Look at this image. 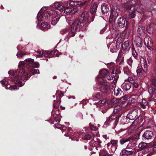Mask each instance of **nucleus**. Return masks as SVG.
Returning <instances> with one entry per match:
<instances>
[{
	"instance_id": "nucleus-25",
	"label": "nucleus",
	"mask_w": 156,
	"mask_h": 156,
	"mask_svg": "<svg viewBox=\"0 0 156 156\" xmlns=\"http://www.w3.org/2000/svg\"><path fill=\"white\" fill-rule=\"evenodd\" d=\"M97 7L98 5L97 3H93L90 7V13L92 14H95L97 11Z\"/></svg>"
},
{
	"instance_id": "nucleus-21",
	"label": "nucleus",
	"mask_w": 156,
	"mask_h": 156,
	"mask_svg": "<svg viewBox=\"0 0 156 156\" xmlns=\"http://www.w3.org/2000/svg\"><path fill=\"white\" fill-rule=\"evenodd\" d=\"M116 140H112L111 141V144L108 143L107 144V146L108 148L110 147L112 150H115L117 148L116 144L117 143Z\"/></svg>"
},
{
	"instance_id": "nucleus-18",
	"label": "nucleus",
	"mask_w": 156,
	"mask_h": 156,
	"mask_svg": "<svg viewBox=\"0 0 156 156\" xmlns=\"http://www.w3.org/2000/svg\"><path fill=\"white\" fill-rule=\"evenodd\" d=\"M108 119L109 120L110 122H114L115 125H116L119 120V117H117L115 115H112L110 116Z\"/></svg>"
},
{
	"instance_id": "nucleus-2",
	"label": "nucleus",
	"mask_w": 156,
	"mask_h": 156,
	"mask_svg": "<svg viewBox=\"0 0 156 156\" xmlns=\"http://www.w3.org/2000/svg\"><path fill=\"white\" fill-rule=\"evenodd\" d=\"M60 17L58 12L54 9L49 8L44 10L41 9L38 13L37 20L39 21H41L44 20L52 18L51 23L52 25H55L59 21Z\"/></svg>"
},
{
	"instance_id": "nucleus-47",
	"label": "nucleus",
	"mask_w": 156,
	"mask_h": 156,
	"mask_svg": "<svg viewBox=\"0 0 156 156\" xmlns=\"http://www.w3.org/2000/svg\"><path fill=\"white\" fill-rule=\"evenodd\" d=\"M91 138V135L89 134H86L84 137H83V139L86 140H90Z\"/></svg>"
},
{
	"instance_id": "nucleus-63",
	"label": "nucleus",
	"mask_w": 156,
	"mask_h": 156,
	"mask_svg": "<svg viewBox=\"0 0 156 156\" xmlns=\"http://www.w3.org/2000/svg\"><path fill=\"white\" fill-rule=\"evenodd\" d=\"M93 135L95 136L98 137V136L99 134L98 132L96 131H94L92 133Z\"/></svg>"
},
{
	"instance_id": "nucleus-61",
	"label": "nucleus",
	"mask_w": 156,
	"mask_h": 156,
	"mask_svg": "<svg viewBox=\"0 0 156 156\" xmlns=\"http://www.w3.org/2000/svg\"><path fill=\"white\" fill-rule=\"evenodd\" d=\"M106 27H105L104 28L101 30L100 32V34H103L106 31Z\"/></svg>"
},
{
	"instance_id": "nucleus-30",
	"label": "nucleus",
	"mask_w": 156,
	"mask_h": 156,
	"mask_svg": "<svg viewBox=\"0 0 156 156\" xmlns=\"http://www.w3.org/2000/svg\"><path fill=\"white\" fill-rule=\"evenodd\" d=\"M143 61L144 62L141 64V68L142 69L143 71L145 72L146 73L147 72V66L146 62V60L143 58Z\"/></svg>"
},
{
	"instance_id": "nucleus-36",
	"label": "nucleus",
	"mask_w": 156,
	"mask_h": 156,
	"mask_svg": "<svg viewBox=\"0 0 156 156\" xmlns=\"http://www.w3.org/2000/svg\"><path fill=\"white\" fill-rule=\"evenodd\" d=\"M66 4L68 6V4L69 6H72L75 5H78V2L71 1L70 0H69L66 2Z\"/></svg>"
},
{
	"instance_id": "nucleus-42",
	"label": "nucleus",
	"mask_w": 156,
	"mask_h": 156,
	"mask_svg": "<svg viewBox=\"0 0 156 156\" xmlns=\"http://www.w3.org/2000/svg\"><path fill=\"white\" fill-rule=\"evenodd\" d=\"M102 98V94L100 93H98L94 95V98L97 100H99Z\"/></svg>"
},
{
	"instance_id": "nucleus-62",
	"label": "nucleus",
	"mask_w": 156,
	"mask_h": 156,
	"mask_svg": "<svg viewBox=\"0 0 156 156\" xmlns=\"http://www.w3.org/2000/svg\"><path fill=\"white\" fill-rule=\"evenodd\" d=\"M153 147H154L153 148V151L156 152V141L153 143Z\"/></svg>"
},
{
	"instance_id": "nucleus-17",
	"label": "nucleus",
	"mask_w": 156,
	"mask_h": 156,
	"mask_svg": "<svg viewBox=\"0 0 156 156\" xmlns=\"http://www.w3.org/2000/svg\"><path fill=\"white\" fill-rule=\"evenodd\" d=\"M120 46L119 42L117 41L115 44L114 43L110 47V51L112 52H115L117 50H118Z\"/></svg>"
},
{
	"instance_id": "nucleus-39",
	"label": "nucleus",
	"mask_w": 156,
	"mask_h": 156,
	"mask_svg": "<svg viewBox=\"0 0 156 156\" xmlns=\"http://www.w3.org/2000/svg\"><path fill=\"white\" fill-rule=\"evenodd\" d=\"M142 69L140 66L137 67L136 72L138 76H140L142 75Z\"/></svg>"
},
{
	"instance_id": "nucleus-20",
	"label": "nucleus",
	"mask_w": 156,
	"mask_h": 156,
	"mask_svg": "<svg viewBox=\"0 0 156 156\" xmlns=\"http://www.w3.org/2000/svg\"><path fill=\"white\" fill-rule=\"evenodd\" d=\"M127 9H129V17L130 18H134L135 16V10L134 7L133 6L130 7L129 6H128V7H127Z\"/></svg>"
},
{
	"instance_id": "nucleus-53",
	"label": "nucleus",
	"mask_w": 156,
	"mask_h": 156,
	"mask_svg": "<svg viewBox=\"0 0 156 156\" xmlns=\"http://www.w3.org/2000/svg\"><path fill=\"white\" fill-rule=\"evenodd\" d=\"M133 62V61L131 58H129L128 60L127 63L130 67L132 66Z\"/></svg>"
},
{
	"instance_id": "nucleus-7",
	"label": "nucleus",
	"mask_w": 156,
	"mask_h": 156,
	"mask_svg": "<svg viewBox=\"0 0 156 156\" xmlns=\"http://www.w3.org/2000/svg\"><path fill=\"white\" fill-rule=\"evenodd\" d=\"M138 117V111L136 109H135L130 111L129 112L126 118V120L128 119L132 120L135 119V121H136Z\"/></svg>"
},
{
	"instance_id": "nucleus-34",
	"label": "nucleus",
	"mask_w": 156,
	"mask_h": 156,
	"mask_svg": "<svg viewBox=\"0 0 156 156\" xmlns=\"http://www.w3.org/2000/svg\"><path fill=\"white\" fill-rule=\"evenodd\" d=\"M112 74H118L120 73L119 69H117L115 67H113V66H112Z\"/></svg>"
},
{
	"instance_id": "nucleus-29",
	"label": "nucleus",
	"mask_w": 156,
	"mask_h": 156,
	"mask_svg": "<svg viewBox=\"0 0 156 156\" xmlns=\"http://www.w3.org/2000/svg\"><path fill=\"white\" fill-rule=\"evenodd\" d=\"M144 44L147 45H153L152 42L151 41V39L148 37H145L144 39Z\"/></svg>"
},
{
	"instance_id": "nucleus-15",
	"label": "nucleus",
	"mask_w": 156,
	"mask_h": 156,
	"mask_svg": "<svg viewBox=\"0 0 156 156\" xmlns=\"http://www.w3.org/2000/svg\"><path fill=\"white\" fill-rule=\"evenodd\" d=\"M134 150H130L128 148L126 149H123L120 153L121 156H127L129 155L132 154L134 153Z\"/></svg>"
},
{
	"instance_id": "nucleus-45",
	"label": "nucleus",
	"mask_w": 156,
	"mask_h": 156,
	"mask_svg": "<svg viewBox=\"0 0 156 156\" xmlns=\"http://www.w3.org/2000/svg\"><path fill=\"white\" fill-rule=\"evenodd\" d=\"M70 31V30H69V29L68 28H65L64 29H63L62 31V34H67L68 33V35H67V37L68 38H69L70 37H69L68 35V34L69 32Z\"/></svg>"
},
{
	"instance_id": "nucleus-46",
	"label": "nucleus",
	"mask_w": 156,
	"mask_h": 156,
	"mask_svg": "<svg viewBox=\"0 0 156 156\" xmlns=\"http://www.w3.org/2000/svg\"><path fill=\"white\" fill-rule=\"evenodd\" d=\"M107 100L105 99H104L100 101L98 103V105H100V106H102L106 103Z\"/></svg>"
},
{
	"instance_id": "nucleus-32",
	"label": "nucleus",
	"mask_w": 156,
	"mask_h": 156,
	"mask_svg": "<svg viewBox=\"0 0 156 156\" xmlns=\"http://www.w3.org/2000/svg\"><path fill=\"white\" fill-rule=\"evenodd\" d=\"M122 91L121 89L118 87H115L114 89V94L116 96L120 95Z\"/></svg>"
},
{
	"instance_id": "nucleus-52",
	"label": "nucleus",
	"mask_w": 156,
	"mask_h": 156,
	"mask_svg": "<svg viewBox=\"0 0 156 156\" xmlns=\"http://www.w3.org/2000/svg\"><path fill=\"white\" fill-rule=\"evenodd\" d=\"M55 127L58 128L60 129L61 128H62L63 129V128L64 127V126L60 124H57L55 125Z\"/></svg>"
},
{
	"instance_id": "nucleus-55",
	"label": "nucleus",
	"mask_w": 156,
	"mask_h": 156,
	"mask_svg": "<svg viewBox=\"0 0 156 156\" xmlns=\"http://www.w3.org/2000/svg\"><path fill=\"white\" fill-rule=\"evenodd\" d=\"M109 74V73H108V74L107 76H106L105 77L108 80H112L113 79V77L112 76H110Z\"/></svg>"
},
{
	"instance_id": "nucleus-31",
	"label": "nucleus",
	"mask_w": 156,
	"mask_h": 156,
	"mask_svg": "<svg viewBox=\"0 0 156 156\" xmlns=\"http://www.w3.org/2000/svg\"><path fill=\"white\" fill-rule=\"evenodd\" d=\"M153 24H151L146 29L147 32L149 34H152L153 33L154 30V26Z\"/></svg>"
},
{
	"instance_id": "nucleus-51",
	"label": "nucleus",
	"mask_w": 156,
	"mask_h": 156,
	"mask_svg": "<svg viewBox=\"0 0 156 156\" xmlns=\"http://www.w3.org/2000/svg\"><path fill=\"white\" fill-rule=\"evenodd\" d=\"M36 55L40 57L43 56V51H38L37 52Z\"/></svg>"
},
{
	"instance_id": "nucleus-38",
	"label": "nucleus",
	"mask_w": 156,
	"mask_h": 156,
	"mask_svg": "<svg viewBox=\"0 0 156 156\" xmlns=\"http://www.w3.org/2000/svg\"><path fill=\"white\" fill-rule=\"evenodd\" d=\"M148 102L144 100H142V102L140 103L141 107L143 108H145L146 107L147 105Z\"/></svg>"
},
{
	"instance_id": "nucleus-43",
	"label": "nucleus",
	"mask_w": 156,
	"mask_h": 156,
	"mask_svg": "<svg viewBox=\"0 0 156 156\" xmlns=\"http://www.w3.org/2000/svg\"><path fill=\"white\" fill-rule=\"evenodd\" d=\"M39 64L38 62H34V60L32 66V68H38L39 67Z\"/></svg>"
},
{
	"instance_id": "nucleus-64",
	"label": "nucleus",
	"mask_w": 156,
	"mask_h": 156,
	"mask_svg": "<svg viewBox=\"0 0 156 156\" xmlns=\"http://www.w3.org/2000/svg\"><path fill=\"white\" fill-rule=\"evenodd\" d=\"M152 84L155 86H156V79H154L152 80Z\"/></svg>"
},
{
	"instance_id": "nucleus-8",
	"label": "nucleus",
	"mask_w": 156,
	"mask_h": 156,
	"mask_svg": "<svg viewBox=\"0 0 156 156\" xmlns=\"http://www.w3.org/2000/svg\"><path fill=\"white\" fill-rule=\"evenodd\" d=\"M89 13L87 12L84 11L81 14L79 18L80 23L84 24L86 27L87 25L86 23L88 21Z\"/></svg>"
},
{
	"instance_id": "nucleus-28",
	"label": "nucleus",
	"mask_w": 156,
	"mask_h": 156,
	"mask_svg": "<svg viewBox=\"0 0 156 156\" xmlns=\"http://www.w3.org/2000/svg\"><path fill=\"white\" fill-rule=\"evenodd\" d=\"M119 102V100L116 98H112L108 100L107 101V103L108 104L113 105Z\"/></svg>"
},
{
	"instance_id": "nucleus-44",
	"label": "nucleus",
	"mask_w": 156,
	"mask_h": 156,
	"mask_svg": "<svg viewBox=\"0 0 156 156\" xmlns=\"http://www.w3.org/2000/svg\"><path fill=\"white\" fill-rule=\"evenodd\" d=\"M60 102V101H54L53 104L54 108H57L58 107H59Z\"/></svg>"
},
{
	"instance_id": "nucleus-23",
	"label": "nucleus",
	"mask_w": 156,
	"mask_h": 156,
	"mask_svg": "<svg viewBox=\"0 0 156 156\" xmlns=\"http://www.w3.org/2000/svg\"><path fill=\"white\" fill-rule=\"evenodd\" d=\"M122 47L124 51H128L130 48V46L129 44V41H125L122 44Z\"/></svg>"
},
{
	"instance_id": "nucleus-50",
	"label": "nucleus",
	"mask_w": 156,
	"mask_h": 156,
	"mask_svg": "<svg viewBox=\"0 0 156 156\" xmlns=\"http://www.w3.org/2000/svg\"><path fill=\"white\" fill-rule=\"evenodd\" d=\"M87 0H86L84 2H78V5L80 6H83L85 4Z\"/></svg>"
},
{
	"instance_id": "nucleus-11",
	"label": "nucleus",
	"mask_w": 156,
	"mask_h": 156,
	"mask_svg": "<svg viewBox=\"0 0 156 156\" xmlns=\"http://www.w3.org/2000/svg\"><path fill=\"white\" fill-rule=\"evenodd\" d=\"M65 128H66L67 130H69L70 131L68 132L67 134H65L64 136H69L70 138H71L73 140H75L74 138H76L77 137L79 136V135L77 133H72V130H71V128L69 127H66Z\"/></svg>"
},
{
	"instance_id": "nucleus-19",
	"label": "nucleus",
	"mask_w": 156,
	"mask_h": 156,
	"mask_svg": "<svg viewBox=\"0 0 156 156\" xmlns=\"http://www.w3.org/2000/svg\"><path fill=\"white\" fill-rule=\"evenodd\" d=\"M153 135V133L152 131L147 130L144 133L142 136L146 139L149 140L151 138Z\"/></svg>"
},
{
	"instance_id": "nucleus-6",
	"label": "nucleus",
	"mask_w": 156,
	"mask_h": 156,
	"mask_svg": "<svg viewBox=\"0 0 156 156\" xmlns=\"http://www.w3.org/2000/svg\"><path fill=\"white\" fill-rule=\"evenodd\" d=\"M10 82L11 81L9 80H7V79H4L1 81V83L3 86L6 89H9L11 90H15L19 89V88L15 85L10 86L8 87V86L10 84Z\"/></svg>"
},
{
	"instance_id": "nucleus-41",
	"label": "nucleus",
	"mask_w": 156,
	"mask_h": 156,
	"mask_svg": "<svg viewBox=\"0 0 156 156\" xmlns=\"http://www.w3.org/2000/svg\"><path fill=\"white\" fill-rule=\"evenodd\" d=\"M99 156H112L105 151H101L99 153Z\"/></svg>"
},
{
	"instance_id": "nucleus-49",
	"label": "nucleus",
	"mask_w": 156,
	"mask_h": 156,
	"mask_svg": "<svg viewBox=\"0 0 156 156\" xmlns=\"http://www.w3.org/2000/svg\"><path fill=\"white\" fill-rule=\"evenodd\" d=\"M124 72L125 74L127 75H129L131 73L130 71L126 68H124Z\"/></svg>"
},
{
	"instance_id": "nucleus-5",
	"label": "nucleus",
	"mask_w": 156,
	"mask_h": 156,
	"mask_svg": "<svg viewBox=\"0 0 156 156\" xmlns=\"http://www.w3.org/2000/svg\"><path fill=\"white\" fill-rule=\"evenodd\" d=\"M77 10V9L76 8H73L72 9L69 7H66L64 13L66 15H65L66 21L69 24H70L71 23V21H73L74 19L72 14L75 13Z\"/></svg>"
},
{
	"instance_id": "nucleus-3",
	"label": "nucleus",
	"mask_w": 156,
	"mask_h": 156,
	"mask_svg": "<svg viewBox=\"0 0 156 156\" xmlns=\"http://www.w3.org/2000/svg\"><path fill=\"white\" fill-rule=\"evenodd\" d=\"M85 27H86L84 26V24L82 23L80 24L79 20H76L72 23L70 31L68 34L69 37H71L74 36L77 30H82L85 29Z\"/></svg>"
},
{
	"instance_id": "nucleus-22",
	"label": "nucleus",
	"mask_w": 156,
	"mask_h": 156,
	"mask_svg": "<svg viewBox=\"0 0 156 156\" xmlns=\"http://www.w3.org/2000/svg\"><path fill=\"white\" fill-rule=\"evenodd\" d=\"M101 8L102 13L104 14H107L109 11L108 6L106 4H102Z\"/></svg>"
},
{
	"instance_id": "nucleus-26",
	"label": "nucleus",
	"mask_w": 156,
	"mask_h": 156,
	"mask_svg": "<svg viewBox=\"0 0 156 156\" xmlns=\"http://www.w3.org/2000/svg\"><path fill=\"white\" fill-rule=\"evenodd\" d=\"M117 23L120 27H123L124 26L125 23V20L123 17H121L119 18L118 20Z\"/></svg>"
},
{
	"instance_id": "nucleus-13",
	"label": "nucleus",
	"mask_w": 156,
	"mask_h": 156,
	"mask_svg": "<svg viewBox=\"0 0 156 156\" xmlns=\"http://www.w3.org/2000/svg\"><path fill=\"white\" fill-rule=\"evenodd\" d=\"M37 27L40 28L43 31H45L50 29V25L46 22H42L40 25H39L38 23L37 25Z\"/></svg>"
},
{
	"instance_id": "nucleus-56",
	"label": "nucleus",
	"mask_w": 156,
	"mask_h": 156,
	"mask_svg": "<svg viewBox=\"0 0 156 156\" xmlns=\"http://www.w3.org/2000/svg\"><path fill=\"white\" fill-rule=\"evenodd\" d=\"M132 54L134 57H136V56L137 54L135 50L133 49L132 47Z\"/></svg>"
},
{
	"instance_id": "nucleus-27",
	"label": "nucleus",
	"mask_w": 156,
	"mask_h": 156,
	"mask_svg": "<svg viewBox=\"0 0 156 156\" xmlns=\"http://www.w3.org/2000/svg\"><path fill=\"white\" fill-rule=\"evenodd\" d=\"M34 68H30L27 70V72L28 73L29 75L31 74L32 75H34L36 74H39L40 72L39 70L35 69H34Z\"/></svg>"
},
{
	"instance_id": "nucleus-1",
	"label": "nucleus",
	"mask_w": 156,
	"mask_h": 156,
	"mask_svg": "<svg viewBox=\"0 0 156 156\" xmlns=\"http://www.w3.org/2000/svg\"><path fill=\"white\" fill-rule=\"evenodd\" d=\"M33 62V59L31 58L26 59L24 61L19 62L18 69L17 70H11L8 72L9 75L12 76V81L19 87L23 86L24 82L30 77V75L25 69L27 68L28 69L32 68Z\"/></svg>"
},
{
	"instance_id": "nucleus-4",
	"label": "nucleus",
	"mask_w": 156,
	"mask_h": 156,
	"mask_svg": "<svg viewBox=\"0 0 156 156\" xmlns=\"http://www.w3.org/2000/svg\"><path fill=\"white\" fill-rule=\"evenodd\" d=\"M105 78L98 76L97 78V82L99 84L100 90L104 93H107L109 92V88L107 84V81L105 80Z\"/></svg>"
},
{
	"instance_id": "nucleus-10",
	"label": "nucleus",
	"mask_w": 156,
	"mask_h": 156,
	"mask_svg": "<svg viewBox=\"0 0 156 156\" xmlns=\"http://www.w3.org/2000/svg\"><path fill=\"white\" fill-rule=\"evenodd\" d=\"M61 53L58 52V51H43V56H44L49 58L53 57L54 55H55L56 56H58Z\"/></svg>"
},
{
	"instance_id": "nucleus-48",
	"label": "nucleus",
	"mask_w": 156,
	"mask_h": 156,
	"mask_svg": "<svg viewBox=\"0 0 156 156\" xmlns=\"http://www.w3.org/2000/svg\"><path fill=\"white\" fill-rule=\"evenodd\" d=\"M149 92L150 93H151L152 94H156V90L154 89L153 90L152 89L151 87H149L148 88Z\"/></svg>"
},
{
	"instance_id": "nucleus-37",
	"label": "nucleus",
	"mask_w": 156,
	"mask_h": 156,
	"mask_svg": "<svg viewBox=\"0 0 156 156\" xmlns=\"http://www.w3.org/2000/svg\"><path fill=\"white\" fill-rule=\"evenodd\" d=\"M137 31L140 35L143 34L145 32L144 28L143 27H138Z\"/></svg>"
},
{
	"instance_id": "nucleus-12",
	"label": "nucleus",
	"mask_w": 156,
	"mask_h": 156,
	"mask_svg": "<svg viewBox=\"0 0 156 156\" xmlns=\"http://www.w3.org/2000/svg\"><path fill=\"white\" fill-rule=\"evenodd\" d=\"M101 143V141L98 139L95 138L93 139V140L90 142V145H91V144H94V145H92V147H94V148H95L98 150V148H99V147L101 146L100 144Z\"/></svg>"
},
{
	"instance_id": "nucleus-60",
	"label": "nucleus",
	"mask_w": 156,
	"mask_h": 156,
	"mask_svg": "<svg viewBox=\"0 0 156 156\" xmlns=\"http://www.w3.org/2000/svg\"><path fill=\"white\" fill-rule=\"evenodd\" d=\"M24 54H25L23 53L19 52L17 53L16 55L18 57H22V56Z\"/></svg>"
},
{
	"instance_id": "nucleus-33",
	"label": "nucleus",
	"mask_w": 156,
	"mask_h": 156,
	"mask_svg": "<svg viewBox=\"0 0 156 156\" xmlns=\"http://www.w3.org/2000/svg\"><path fill=\"white\" fill-rule=\"evenodd\" d=\"M99 74L100 75H101L102 76H105V77L108 74V72L107 70L104 69L101 70L99 71Z\"/></svg>"
},
{
	"instance_id": "nucleus-40",
	"label": "nucleus",
	"mask_w": 156,
	"mask_h": 156,
	"mask_svg": "<svg viewBox=\"0 0 156 156\" xmlns=\"http://www.w3.org/2000/svg\"><path fill=\"white\" fill-rule=\"evenodd\" d=\"M147 143L142 142L139 144L138 147L139 148L142 149L146 147L147 146Z\"/></svg>"
},
{
	"instance_id": "nucleus-14",
	"label": "nucleus",
	"mask_w": 156,
	"mask_h": 156,
	"mask_svg": "<svg viewBox=\"0 0 156 156\" xmlns=\"http://www.w3.org/2000/svg\"><path fill=\"white\" fill-rule=\"evenodd\" d=\"M54 5L56 8L63 13V15H66L64 13V11L66 9V7H65L61 3L59 2H56L54 4Z\"/></svg>"
},
{
	"instance_id": "nucleus-54",
	"label": "nucleus",
	"mask_w": 156,
	"mask_h": 156,
	"mask_svg": "<svg viewBox=\"0 0 156 156\" xmlns=\"http://www.w3.org/2000/svg\"><path fill=\"white\" fill-rule=\"evenodd\" d=\"M128 141V140L126 139H122L120 140V142L121 144H123L124 143L126 142L127 141Z\"/></svg>"
},
{
	"instance_id": "nucleus-59",
	"label": "nucleus",
	"mask_w": 156,
	"mask_h": 156,
	"mask_svg": "<svg viewBox=\"0 0 156 156\" xmlns=\"http://www.w3.org/2000/svg\"><path fill=\"white\" fill-rule=\"evenodd\" d=\"M55 114H56V115H57V116H58L57 117V118L58 119H57L56 117H55V121L56 122H58V121L59 122V121H59V119L60 118H59V117H60V116L59 115V114H56V113H55Z\"/></svg>"
},
{
	"instance_id": "nucleus-24",
	"label": "nucleus",
	"mask_w": 156,
	"mask_h": 156,
	"mask_svg": "<svg viewBox=\"0 0 156 156\" xmlns=\"http://www.w3.org/2000/svg\"><path fill=\"white\" fill-rule=\"evenodd\" d=\"M132 84L129 82L127 83H124L122 85V89L125 91L129 90Z\"/></svg>"
},
{
	"instance_id": "nucleus-57",
	"label": "nucleus",
	"mask_w": 156,
	"mask_h": 156,
	"mask_svg": "<svg viewBox=\"0 0 156 156\" xmlns=\"http://www.w3.org/2000/svg\"><path fill=\"white\" fill-rule=\"evenodd\" d=\"M110 123V122L109 121V120L108 119H107V120L104 123V127H107L108 126Z\"/></svg>"
},
{
	"instance_id": "nucleus-58",
	"label": "nucleus",
	"mask_w": 156,
	"mask_h": 156,
	"mask_svg": "<svg viewBox=\"0 0 156 156\" xmlns=\"http://www.w3.org/2000/svg\"><path fill=\"white\" fill-rule=\"evenodd\" d=\"M139 134H137V135L134 136L133 138V140H138L139 139Z\"/></svg>"
},
{
	"instance_id": "nucleus-16",
	"label": "nucleus",
	"mask_w": 156,
	"mask_h": 156,
	"mask_svg": "<svg viewBox=\"0 0 156 156\" xmlns=\"http://www.w3.org/2000/svg\"><path fill=\"white\" fill-rule=\"evenodd\" d=\"M143 39L140 37H136L134 42L137 47L141 48L143 44Z\"/></svg>"
},
{
	"instance_id": "nucleus-9",
	"label": "nucleus",
	"mask_w": 156,
	"mask_h": 156,
	"mask_svg": "<svg viewBox=\"0 0 156 156\" xmlns=\"http://www.w3.org/2000/svg\"><path fill=\"white\" fill-rule=\"evenodd\" d=\"M120 10L118 5L114 6L113 9L111 10V14L110 16V19L112 20H115L118 16Z\"/></svg>"
},
{
	"instance_id": "nucleus-35",
	"label": "nucleus",
	"mask_w": 156,
	"mask_h": 156,
	"mask_svg": "<svg viewBox=\"0 0 156 156\" xmlns=\"http://www.w3.org/2000/svg\"><path fill=\"white\" fill-rule=\"evenodd\" d=\"M122 109V105H119L116 106L114 108V112L116 113L120 111Z\"/></svg>"
}]
</instances>
